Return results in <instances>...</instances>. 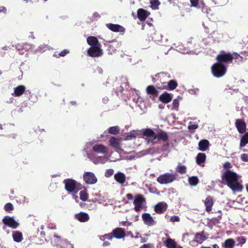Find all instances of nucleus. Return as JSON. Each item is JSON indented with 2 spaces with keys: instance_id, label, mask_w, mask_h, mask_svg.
Returning <instances> with one entry per match:
<instances>
[{
  "instance_id": "58836bf2",
  "label": "nucleus",
  "mask_w": 248,
  "mask_h": 248,
  "mask_svg": "<svg viewBox=\"0 0 248 248\" xmlns=\"http://www.w3.org/2000/svg\"><path fill=\"white\" fill-rule=\"evenodd\" d=\"M195 239L198 242L202 243L203 241L206 239V237L203 233H197L196 235Z\"/></svg>"
},
{
  "instance_id": "774afa93",
  "label": "nucleus",
  "mask_w": 248,
  "mask_h": 248,
  "mask_svg": "<svg viewBox=\"0 0 248 248\" xmlns=\"http://www.w3.org/2000/svg\"><path fill=\"white\" fill-rule=\"evenodd\" d=\"M213 248H219V247L217 244L213 245Z\"/></svg>"
},
{
  "instance_id": "f3484780",
  "label": "nucleus",
  "mask_w": 248,
  "mask_h": 248,
  "mask_svg": "<svg viewBox=\"0 0 248 248\" xmlns=\"http://www.w3.org/2000/svg\"><path fill=\"white\" fill-rule=\"evenodd\" d=\"M150 14L149 12L142 8H140L137 11V17L141 21H145Z\"/></svg>"
},
{
  "instance_id": "603ef678",
  "label": "nucleus",
  "mask_w": 248,
  "mask_h": 248,
  "mask_svg": "<svg viewBox=\"0 0 248 248\" xmlns=\"http://www.w3.org/2000/svg\"><path fill=\"white\" fill-rule=\"evenodd\" d=\"M180 220V218L178 216H173L170 218V221L174 222H178Z\"/></svg>"
},
{
  "instance_id": "e433bc0d",
  "label": "nucleus",
  "mask_w": 248,
  "mask_h": 248,
  "mask_svg": "<svg viewBox=\"0 0 248 248\" xmlns=\"http://www.w3.org/2000/svg\"><path fill=\"white\" fill-rule=\"evenodd\" d=\"M189 184L192 186H196L199 183V179L196 176L190 177L188 179Z\"/></svg>"
},
{
  "instance_id": "0eeeda50",
  "label": "nucleus",
  "mask_w": 248,
  "mask_h": 248,
  "mask_svg": "<svg viewBox=\"0 0 248 248\" xmlns=\"http://www.w3.org/2000/svg\"><path fill=\"white\" fill-rule=\"evenodd\" d=\"M51 240L52 242H54L55 243L60 242L62 246L59 245L58 246V248H74L73 245L69 243L67 240L64 239L61 240L60 237L56 234L54 235L53 237L51 238Z\"/></svg>"
},
{
  "instance_id": "c756f323",
  "label": "nucleus",
  "mask_w": 248,
  "mask_h": 248,
  "mask_svg": "<svg viewBox=\"0 0 248 248\" xmlns=\"http://www.w3.org/2000/svg\"><path fill=\"white\" fill-rule=\"evenodd\" d=\"M12 236L15 242L19 243L21 242L23 240L22 233L19 231H14Z\"/></svg>"
},
{
  "instance_id": "6e6d98bb",
  "label": "nucleus",
  "mask_w": 248,
  "mask_h": 248,
  "mask_svg": "<svg viewBox=\"0 0 248 248\" xmlns=\"http://www.w3.org/2000/svg\"><path fill=\"white\" fill-rule=\"evenodd\" d=\"M143 248H153V245L148 243L144 244L142 246Z\"/></svg>"
},
{
  "instance_id": "a18cd8bd",
  "label": "nucleus",
  "mask_w": 248,
  "mask_h": 248,
  "mask_svg": "<svg viewBox=\"0 0 248 248\" xmlns=\"http://www.w3.org/2000/svg\"><path fill=\"white\" fill-rule=\"evenodd\" d=\"M69 52H70V51L68 49H64L59 53L58 56L57 57L59 58L60 57H64L67 54H69Z\"/></svg>"
},
{
  "instance_id": "79ce46f5",
  "label": "nucleus",
  "mask_w": 248,
  "mask_h": 248,
  "mask_svg": "<svg viewBox=\"0 0 248 248\" xmlns=\"http://www.w3.org/2000/svg\"><path fill=\"white\" fill-rule=\"evenodd\" d=\"M179 106V101L178 99H175L172 102V107L171 109L178 110Z\"/></svg>"
},
{
  "instance_id": "f8f14e48",
  "label": "nucleus",
  "mask_w": 248,
  "mask_h": 248,
  "mask_svg": "<svg viewBox=\"0 0 248 248\" xmlns=\"http://www.w3.org/2000/svg\"><path fill=\"white\" fill-rule=\"evenodd\" d=\"M84 181L88 184H94L97 181V179L94 174L91 172H85L83 175Z\"/></svg>"
},
{
  "instance_id": "338daca9",
  "label": "nucleus",
  "mask_w": 248,
  "mask_h": 248,
  "mask_svg": "<svg viewBox=\"0 0 248 248\" xmlns=\"http://www.w3.org/2000/svg\"><path fill=\"white\" fill-rule=\"evenodd\" d=\"M109 245V243L108 242H105L103 243V246H108Z\"/></svg>"
},
{
  "instance_id": "cd10ccee",
  "label": "nucleus",
  "mask_w": 248,
  "mask_h": 248,
  "mask_svg": "<svg viewBox=\"0 0 248 248\" xmlns=\"http://www.w3.org/2000/svg\"><path fill=\"white\" fill-rule=\"evenodd\" d=\"M115 180L121 184H124L125 181V176L122 172H118L114 175Z\"/></svg>"
},
{
  "instance_id": "ea45409f",
  "label": "nucleus",
  "mask_w": 248,
  "mask_h": 248,
  "mask_svg": "<svg viewBox=\"0 0 248 248\" xmlns=\"http://www.w3.org/2000/svg\"><path fill=\"white\" fill-rule=\"evenodd\" d=\"M186 167L183 165H178L176 168V171L181 174H185L186 172Z\"/></svg>"
},
{
  "instance_id": "20e7f679",
  "label": "nucleus",
  "mask_w": 248,
  "mask_h": 248,
  "mask_svg": "<svg viewBox=\"0 0 248 248\" xmlns=\"http://www.w3.org/2000/svg\"><path fill=\"white\" fill-rule=\"evenodd\" d=\"M64 183L65 189L69 192L77 193L81 188V185L73 179H65Z\"/></svg>"
},
{
  "instance_id": "423d86ee",
  "label": "nucleus",
  "mask_w": 248,
  "mask_h": 248,
  "mask_svg": "<svg viewBox=\"0 0 248 248\" xmlns=\"http://www.w3.org/2000/svg\"><path fill=\"white\" fill-rule=\"evenodd\" d=\"M177 174L174 173H166L160 175L157 178V181L160 184H168L176 180Z\"/></svg>"
},
{
  "instance_id": "13d9d810",
  "label": "nucleus",
  "mask_w": 248,
  "mask_h": 248,
  "mask_svg": "<svg viewBox=\"0 0 248 248\" xmlns=\"http://www.w3.org/2000/svg\"><path fill=\"white\" fill-rule=\"evenodd\" d=\"M240 158L243 161L248 162V156H241Z\"/></svg>"
},
{
  "instance_id": "680f3d73",
  "label": "nucleus",
  "mask_w": 248,
  "mask_h": 248,
  "mask_svg": "<svg viewBox=\"0 0 248 248\" xmlns=\"http://www.w3.org/2000/svg\"><path fill=\"white\" fill-rule=\"evenodd\" d=\"M27 95H30L31 92L29 90H25V92L24 93Z\"/></svg>"
},
{
  "instance_id": "f257e3e1",
  "label": "nucleus",
  "mask_w": 248,
  "mask_h": 248,
  "mask_svg": "<svg viewBox=\"0 0 248 248\" xmlns=\"http://www.w3.org/2000/svg\"><path fill=\"white\" fill-rule=\"evenodd\" d=\"M241 176L230 170H225L222 174V181L234 192L241 191L243 188Z\"/></svg>"
},
{
  "instance_id": "f03ea898",
  "label": "nucleus",
  "mask_w": 248,
  "mask_h": 248,
  "mask_svg": "<svg viewBox=\"0 0 248 248\" xmlns=\"http://www.w3.org/2000/svg\"><path fill=\"white\" fill-rule=\"evenodd\" d=\"M142 136L145 137L148 144H155L156 143L155 140H162L164 142L167 141L169 136L168 134L161 129H158L155 133L152 129L146 128L143 130Z\"/></svg>"
},
{
  "instance_id": "09e8293b",
  "label": "nucleus",
  "mask_w": 248,
  "mask_h": 248,
  "mask_svg": "<svg viewBox=\"0 0 248 248\" xmlns=\"http://www.w3.org/2000/svg\"><path fill=\"white\" fill-rule=\"evenodd\" d=\"M233 59H237L238 62H242L243 60V58L237 53H234L232 55Z\"/></svg>"
},
{
  "instance_id": "4c0bfd02",
  "label": "nucleus",
  "mask_w": 248,
  "mask_h": 248,
  "mask_svg": "<svg viewBox=\"0 0 248 248\" xmlns=\"http://www.w3.org/2000/svg\"><path fill=\"white\" fill-rule=\"evenodd\" d=\"M151 7L152 9L156 10L158 9V6L160 2L158 0H151L150 1Z\"/></svg>"
},
{
  "instance_id": "4d7b16f0",
  "label": "nucleus",
  "mask_w": 248,
  "mask_h": 248,
  "mask_svg": "<svg viewBox=\"0 0 248 248\" xmlns=\"http://www.w3.org/2000/svg\"><path fill=\"white\" fill-rule=\"evenodd\" d=\"M7 12L6 8L4 6H0V13L6 14Z\"/></svg>"
},
{
  "instance_id": "37998d69",
  "label": "nucleus",
  "mask_w": 248,
  "mask_h": 248,
  "mask_svg": "<svg viewBox=\"0 0 248 248\" xmlns=\"http://www.w3.org/2000/svg\"><path fill=\"white\" fill-rule=\"evenodd\" d=\"M113 234L111 233H108L104 235H101L100 236V239L101 240H105V239H108V240H111L113 238Z\"/></svg>"
},
{
  "instance_id": "473e14b6",
  "label": "nucleus",
  "mask_w": 248,
  "mask_h": 248,
  "mask_svg": "<svg viewBox=\"0 0 248 248\" xmlns=\"http://www.w3.org/2000/svg\"><path fill=\"white\" fill-rule=\"evenodd\" d=\"M165 245L167 248H176V243L170 238L167 239Z\"/></svg>"
},
{
  "instance_id": "2eb2a0df",
  "label": "nucleus",
  "mask_w": 248,
  "mask_h": 248,
  "mask_svg": "<svg viewBox=\"0 0 248 248\" xmlns=\"http://www.w3.org/2000/svg\"><path fill=\"white\" fill-rule=\"evenodd\" d=\"M107 27L113 32H119L122 34H124L125 32V28L119 24H114L113 23H108L106 24Z\"/></svg>"
},
{
  "instance_id": "864d4df0",
  "label": "nucleus",
  "mask_w": 248,
  "mask_h": 248,
  "mask_svg": "<svg viewBox=\"0 0 248 248\" xmlns=\"http://www.w3.org/2000/svg\"><path fill=\"white\" fill-rule=\"evenodd\" d=\"M223 168L226 170H229V169L232 168V165L230 163L227 162L223 165Z\"/></svg>"
},
{
  "instance_id": "b1692460",
  "label": "nucleus",
  "mask_w": 248,
  "mask_h": 248,
  "mask_svg": "<svg viewBox=\"0 0 248 248\" xmlns=\"http://www.w3.org/2000/svg\"><path fill=\"white\" fill-rule=\"evenodd\" d=\"M204 203L206 211L207 212H210L212 210V206L214 204L213 198L210 196L207 197L204 201Z\"/></svg>"
},
{
  "instance_id": "e2e57ef3",
  "label": "nucleus",
  "mask_w": 248,
  "mask_h": 248,
  "mask_svg": "<svg viewBox=\"0 0 248 248\" xmlns=\"http://www.w3.org/2000/svg\"><path fill=\"white\" fill-rule=\"evenodd\" d=\"M16 48L18 50H20V49H22L21 48V46L19 45H17L16 46Z\"/></svg>"
},
{
  "instance_id": "c03bdc74",
  "label": "nucleus",
  "mask_w": 248,
  "mask_h": 248,
  "mask_svg": "<svg viewBox=\"0 0 248 248\" xmlns=\"http://www.w3.org/2000/svg\"><path fill=\"white\" fill-rule=\"evenodd\" d=\"M199 125L197 124H194L193 122H190L189 123L188 128L189 130H194L198 128Z\"/></svg>"
},
{
  "instance_id": "69168bd1",
  "label": "nucleus",
  "mask_w": 248,
  "mask_h": 248,
  "mask_svg": "<svg viewBox=\"0 0 248 248\" xmlns=\"http://www.w3.org/2000/svg\"><path fill=\"white\" fill-rule=\"evenodd\" d=\"M70 104L72 105H76L77 104V102L75 101H72L70 102Z\"/></svg>"
},
{
  "instance_id": "6e6552de",
  "label": "nucleus",
  "mask_w": 248,
  "mask_h": 248,
  "mask_svg": "<svg viewBox=\"0 0 248 248\" xmlns=\"http://www.w3.org/2000/svg\"><path fill=\"white\" fill-rule=\"evenodd\" d=\"M234 125L239 134H243L246 132L247 124L243 119H236Z\"/></svg>"
},
{
  "instance_id": "2f4dec72",
  "label": "nucleus",
  "mask_w": 248,
  "mask_h": 248,
  "mask_svg": "<svg viewBox=\"0 0 248 248\" xmlns=\"http://www.w3.org/2000/svg\"><path fill=\"white\" fill-rule=\"evenodd\" d=\"M235 245V241L232 238L227 239L223 245L224 248H232Z\"/></svg>"
},
{
  "instance_id": "5701e85b",
  "label": "nucleus",
  "mask_w": 248,
  "mask_h": 248,
  "mask_svg": "<svg viewBox=\"0 0 248 248\" xmlns=\"http://www.w3.org/2000/svg\"><path fill=\"white\" fill-rule=\"evenodd\" d=\"M112 234L113 236L117 239L123 238L125 236L124 230L121 228H117L113 230Z\"/></svg>"
},
{
  "instance_id": "a878e982",
  "label": "nucleus",
  "mask_w": 248,
  "mask_h": 248,
  "mask_svg": "<svg viewBox=\"0 0 248 248\" xmlns=\"http://www.w3.org/2000/svg\"><path fill=\"white\" fill-rule=\"evenodd\" d=\"M87 41L91 46H101L97 38L95 36H92L88 37L87 39Z\"/></svg>"
},
{
  "instance_id": "4be33fe9",
  "label": "nucleus",
  "mask_w": 248,
  "mask_h": 248,
  "mask_svg": "<svg viewBox=\"0 0 248 248\" xmlns=\"http://www.w3.org/2000/svg\"><path fill=\"white\" fill-rule=\"evenodd\" d=\"M168 205L165 202H160L157 203L155 207V211L158 214L164 213L167 208Z\"/></svg>"
},
{
  "instance_id": "0e129e2a",
  "label": "nucleus",
  "mask_w": 248,
  "mask_h": 248,
  "mask_svg": "<svg viewBox=\"0 0 248 248\" xmlns=\"http://www.w3.org/2000/svg\"><path fill=\"white\" fill-rule=\"evenodd\" d=\"M73 198L75 200V201H76V202H78V197L77 196H75V195H74L73 196Z\"/></svg>"
},
{
  "instance_id": "9b49d317",
  "label": "nucleus",
  "mask_w": 248,
  "mask_h": 248,
  "mask_svg": "<svg viewBox=\"0 0 248 248\" xmlns=\"http://www.w3.org/2000/svg\"><path fill=\"white\" fill-rule=\"evenodd\" d=\"M89 159L95 164H104L108 160L110 161H115V160L108 158L106 156H88Z\"/></svg>"
},
{
  "instance_id": "72a5a7b5",
  "label": "nucleus",
  "mask_w": 248,
  "mask_h": 248,
  "mask_svg": "<svg viewBox=\"0 0 248 248\" xmlns=\"http://www.w3.org/2000/svg\"><path fill=\"white\" fill-rule=\"evenodd\" d=\"M120 131V129L119 126H111L108 129V132L110 134L117 135L119 134Z\"/></svg>"
},
{
  "instance_id": "bb28decb",
  "label": "nucleus",
  "mask_w": 248,
  "mask_h": 248,
  "mask_svg": "<svg viewBox=\"0 0 248 248\" xmlns=\"http://www.w3.org/2000/svg\"><path fill=\"white\" fill-rule=\"evenodd\" d=\"M76 218L80 222H86L89 220V215L85 213L81 212L76 215Z\"/></svg>"
},
{
  "instance_id": "9d476101",
  "label": "nucleus",
  "mask_w": 248,
  "mask_h": 248,
  "mask_svg": "<svg viewBox=\"0 0 248 248\" xmlns=\"http://www.w3.org/2000/svg\"><path fill=\"white\" fill-rule=\"evenodd\" d=\"M178 86V83L176 81L170 80L168 83L162 82V85L160 87H157L159 90H170L172 91L175 89Z\"/></svg>"
},
{
  "instance_id": "1a4fd4ad",
  "label": "nucleus",
  "mask_w": 248,
  "mask_h": 248,
  "mask_svg": "<svg viewBox=\"0 0 248 248\" xmlns=\"http://www.w3.org/2000/svg\"><path fill=\"white\" fill-rule=\"evenodd\" d=\"M101 46H91L87 51L88 56L91 57H97L102 55V50Z\"/></svg>"
},
{
  "instance_id": "aec40b11",
  "label": "nucleus",
  "mask_w": 248,
  "mask_h": 248,
  "mask_svg": "<svg viewBox=\"0 0 248 248\" xmlns=\"http://www.w3.org/2000/svg\"><path fill=\"white\" fill-rule=\"evenodd\" d=\"M93 150L98 154H108V148L105 145L98 144L93 147Z\"/></svg>"
},
{
  "instance_id": "052dcab7",
  "label": "nucleus",
  "mask_w": 248,
  "mask_h": 248,
  "mask_svg": "<svg viewBox=\"0 0 248 248\" xmlns=\"http://www.w3.org/2000/svg\"><path fill=\"white\" fill-rule=\"evenodd\" d=\"M126 197L128 200H132L133 199V195L129 193L126 195Z\"/></svg>"
},
{
  "instance_id": "c9c22d12",
  "label": "nucleus",
  "mask_w": 248,
  "mask_h": 248,
  "mask_svg": "<svg viewBox=\"0 0 248 248\" xmlns=\"http://www.w3.org/2000/svg\"><path fill=\"white\" fill-rule=\"evenodd\" d=\"M205 159L206 156H197L196 162L198 165L203 167Z\"/></svg>"
},
{
  "instance_id": "7c9ffc66",
  "label": "nucleus",
  "mask_w": 248,
  "mask_h": 248,
  "mask_svg": "<svg viewBox=\"0 0 248 248\" xmlns=\"http://www.w3.org/2000/svg\"><path fill=\"white\" fill-rule=\"evenodd\" d=\"M209 144V141L206 140H201L199 143V149L201 151H205Z\"/></svg>"
},
{
  "instance_id": "de8ad7c7",
  "label": "nucleus",
  "mask_w": 248,
  "mask_h": 248,
  "mask_svg": "<svg viewBox=\"0 0 248 248\" xmlns=\"http://www.w3.org/2000/svg\"><path fill=\"white\" fill-rule=\"evenodd\" d=\"M114 173V170L112 169H108L106 170L105 173V175L106 177H109L112 175Z\"/></svg>"
},
{
  "instance_id": "f704fd0d",
  "label": "nucleus",
  "mask_w": 248,
  "mask_h": 248,
  "mask_svg": "<svg viewBox=\"0 0 248 248\" xmlns=\"http://www.w3.org/2000/svg\"><path fill=\"white\" fill-rule=\"evenodd\" d=\"M156 77H158L160 78V81L162 83V82H164L162 80V78H170V75L168 73L162 72L159 73H158L155 75Z\"/></svg>"
},
{
  "instance_id": "dca6fc26",
  "label": "nucleus",
  "mask_w": 248,
  "mask_h": 248,
  "mask_svg": "<svg viewBox=\"0 0 248 248\" xmlns=\"http://www.w3.org/2000/svg\"><path fill=\"white\" fill-rule=\"evenodd\" d=\"M109 145L116 150H121V139L111 137L109 140Z\"/></svg>"
},
{
  "instance_id": "49530a36",
  "label": "nucleus",
  "mask_w": 248,
  "mask_h": 248,
  "mask_svg": "<svg viewBox=\"0 0 248 248\" xmlns=\"http://www.w3.org/2000/svg\"><path fill=\"white\" fill-rule=\"evenodd\" d=\"M14 209L13 205L11 203H7L4 206V209L6 211H10Z\"/></svg>"
},
{
  "instance_id": "412c9836",
  "label": "nucleus",
  "mask_w": 248,
  "mask_h": 248,
  "mask_svg": "<svg viewBox=\"0 0 248 248\" xmlns=\"http://www.w3.org/2000/svg\"><path fill=\"white\" fill-rule=\"evenodd\" d=\"M172 99V95L166 92L162 93L159 97V100L164 104H168Z\"/></svg>"
},
{
  "instance_id": "c85d7f7f",
  "label": "nucleus",
  "mask_w": 248,
  "mask_h": 248,
  "mask_svg": "<svg viewBox=\"0 0 248 248\" xmlns=\"http://www.w3.org/2000/svg\"><path fill=\"white\" fill-rule=\"evenodd\" d=\"M248 143V132H245L240 138V147L245 146Z\"/></svg>"
},
{
  "instance_id": "4468645a",
  "label": "nucleus",
  "mask_w": 248,
  "mask_h": 248,
  "mask_svg": "<svg viewBox=\"0 0 248 248\" xmlns=\"http://www.w3.org/2000/svg\"><path fill=\"white\" fill-rule=\"evenodd\" d=\"M160 86H159L160 87ZM158 86L155 87L154 85H149L146 88V92L148 95H150V97H153V98L157 97L159 94V91L157 89Z\"/></svg>"
},
{
  "instance_id": "ddd939ff",
  "label": "nucleus",
  "mask_w": 248,
  "mask_h": 248,
  "mask_svg": "<svg viewBox=\"0 0 248 248\" xmlns=\"http://www.w3.org/2000/svg\"><path fill=\"white\" fill-rule=\"evenodd\" d=\"M145 202V199L141 195H137L134 201L135 210L136 211H139L140 209L143 207Z\"/></svg>"
},
{
  "instance_id": "8fccbe9b",
  "label": "nucleus",
  "mask_w": 248,
  "mask_h": 248,
  "mask_svg": "<svg viewBox=\"0 0 248 248\" xmlns=\"http://www.w3.org/2000/svg\"><path fill=\"white\" fill-rule=\"evenodd\" d=\"M135 138L136 135L133 133H130L125 137V140H131L133 139H135Z\"/></svg>"
},
{
  "instance_id": "39448f33",
  "label": "nucleus",
  "mask_w": 248,
  "mask_h": 248,
  "mask_svg": "<svg viewBox=\"0 0 248 248\" xmlns=\"http://www.w3.org/2000/svg\"><path fill=\"white\" fill-rule=\"evenodd\" d=\"M233 59V57L231 53H226L223 50L220 51L216 57L217 62L221 64L232 63Z\"/></svg>"
},
{
  "instance_id": "7ed1b4c3",
  "label": "nucleus",
  "mask_w": 248,
  "mask_h": 248,
  "mask_svg": "<svg viewBox=\"0 0 248 248\" xmlns=\"http://www.w3.org/2000/svg\"><path fill=\"white\" fill-rule=\"evenodd\" d=\"M211 71L214 76L218 78L223 77L226 74L227 67L224 64L217 62L213 64Z\"/></svg>"
},
{
  "instance_id": "393cba45",
  "label": "nucleus",
  "mask_w": 248,
  "mask_h": 248,
  "mask_svg": "<svg viewBox=\"0 0 248 248\" xmlns=\"http://www.w3.org/2000/svg\"><path fill=\"white\" fill-rule=\"evenodd\" d=\"M25 87L24 85H19L14 88L15 96H20L25 92Z\"/></svg>"
},
{
  "instance_id": "a211bd4d",
  "label": "nucleus",
  "mask_w": 248,
  "mask_h": 248,
  "mask_svg": "<svg viewBox=\"0 0 248 248\" xmlns=\"http://www.w3.org/2000/svg\"><path fill=\"white\" fill-rule=\"evenodd\" d=\"M3 223L10 227L15 229L18 226V223L13 217H6L3 219Z\"/></svg>"
},
{
  "instance_id": "6ab92c4d",
  "label": "nucleus",
  "mask_w": 248,
  "mask_h": 248,
  "mask_svg": "<svg viewBox=\"0 0 248 248\" xmlns=\"http://www.w3.org/2000/svg\"><path fill=\"white\" fill-rule=\"evenodd\" d=\"M142 218L144 223L148 226H153L155 224L156 222L154 220L152 217L149 213H144L142 215Z\"/></svg>"
},
{
  "instance_id": "bf43d9fd",
  "label": "nucleus",
  "mask_w": 248,
  "mask_h": 248,
  "mask_svg": "<svg viewBox=\"0 0 248 248\" xmlns=\"http://www.w3.org/2000/svg\"><path fill=\"white\" fill-rule=\"evenodd\" d=\"M121 224L123 226H129L131 225V223L126 221H123L121 222Z\"/></svg>"
},
{
  "instance_id": "a19ab883",
  "label": "nucleus",
  "mask_w": 248,
  "mask_h": 248,
  "mask_svg": "<svg viewBox=\"0 0 248 248\" xmlns=\"http://www.w3.org/2000/svg\"><path fill=\"white\" fill-rule=\"evenodd\" d=\"M80 199L83 201H86L88 198V195L86 190H82L79 193Z\"/></svg>"
},
{
  "instance_id": "5fc2aeb1",
  "label": "nucleus",
  "mask_w": 248,
  "mask_h": 248,
  "mask_svg": "<svg viewBox=\"0 0 248 248\" xmlns=\"http://www.w3.org/2000/svg\"><path fill=\"white\" fill-rule=\"evenodd\" d=\"M191 3V6L196 7L197 6L199 0H190Z\"/></svg>"
},
{
  "instance_id": "3c124183",
  "label": "nucleus",
  "mask_w": 248,
  "mask_h": 248,
  "mask_svg": "<svg viewBox=\"0 0 248 248\" xmlns=\"http://www.w3.org/2000/svg\"><path fill=\"white\" fill-rule=\"evenodd\" d=\"M237 241L238 244H243L246 242V239L243 236H240L237 238Z\"/></svg>"
}]
</instances>
